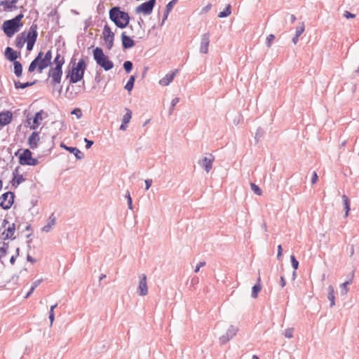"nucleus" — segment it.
I'll return each mask as SVG.
<instances>
[{
  "instance_id": "58836bf2",
  "label": "nucleus",
  "mask_w": 359,
  "mask_h": 359,
  "mask_svg": "<svg viewBox=\"0 0 359 359\" xmlns=\"http://www.w3.org/2000/svg\"><path fill=\"white\" fill-rule=\"evenodd\" d=\"M104 41L106 44V47L108 50H111L112 47L114 46V36H111L109 38H104Z\"/></svg>"
},
{
  "instance_id": "9d476101",
  "label": "nucleus",
  "mask_w": 359,
  "mask_h": 359,
  "mask_svg": "<svg viewBox=\"0 0 359 359\" xmlns=\"http://www.w3.org/2000/svg\"><path fill=\"white\" fill-rule=\"evenodd\" d=\"M48 77L51 78L50 84L52 86H55V84L61 82V78L62 76V68L57 67H51L48 72Z\"/></svg>"
},
{
  "instance_id": "c03bdc74",
  "label": "nucleus",
  "mask_w": 359,
  "mask_h": 359,
  "mask_svg": "<svg viewBox=\"0 0 359 359\" xmlns=\"http://www.w3.org/2000/svg\"><path fill=\"white\" fill-rule=\"evenodd\" d=\"M304 22H302L300 25L296 28L295 35L297 36H300L304 32Z\"/></svg>"
},
{
  "instance_id": "473e14b6",
  "label": "nucleus",
  "mask_w": 359,
  "mask_h": 359,
  "mask_svg": "<svg viewBox=\"0 0 359 359\" xmlns=\"http://www.w3.org/2000/svg\"><path fill=\"white\" fill-rule=\"evenodd\" d=\"M14 73L16 76L20 77L22 73V65L19 61H15L13 63Z\"/></svg>"
},
{
  "instance_id": "5fc2aeb1",
  "label": "nucleus",
  "mask_w": 359,
  "mask_h": 359,
  "mask_svg": "<svg viewBox=\"0 0 359 359\" xmlns=\"http://www.w3.org/2000/svg\"><path fill=\"white\" fill-rule=\"evenodd\" d=\"M84 142H86V149H90L92 147V145L94 144L93 141L90 140L87 138H84Z\"/></svg>"
},
{
  "instance_id": "b1692460",
  "label": "nucleus",
  "mask_w": 359,
  "mask_h": 359,
  "mask_svg": "<svg viewBox=\"0 0 359 359\" xmlns=\"http://www.w3.org/2000/svg\"><path fill=\"white\" fill-rule=\"evenodd\" d=\"M177 72V70H175V72H172L170 74H166L163 78H162L159 81V83L161 86H168V85H169L172 82V81L173 80V79H174Z\"/></svg>"
},
{
  "instance_id": "9b49d317",
  "label": "nucleus",
  "mask_w": 359,
  "mask_h": 359,
  "mask_svg": "<svg viewBox=\"0 0 359 359\" xmlns=\"http://www.w3.org/2000/svg\"><path fill=\"white\" fill-rule=\"evenodd\" d=\"M238 328L234 325H230L226 333L221 336L219 339L222 344H224L231 340L238 332Z\"/></svg>"
},
{
  "instance_id": "72a5a7b5",
  "label": "nucleus",
  "mask_w": 359,
  "mask_h": 359,
  "mask_svg": "<svg viewBox=\"0 0 359 359\" xmlns=\"http://www.w3.org/2000/svg\"><path fill=\"white\" fill-rule=\"evenodd\" d=\"M103 39L104 38H109L111 36H115L114 33L111 30V28L108 25H105L102 32Z\"/></svg>"
},
{
  "instance_id": "c9c22d12",
  "label": "nucleus",
  "mask_w": 359,
  "mask_h": 359,
  "mask_svg": "<svg viewBox=\"0 0 359 359\" xmlns=\"http://www.w3.org/2000/svg\"><path fill=\"white\" fill-rule=\"evenodd\" d=\"M135 81V76L133 75L131 76L129 78V80L128 81V82L126 83V84L125 86V89L129 92L131 91L134 87Z\"/></svg>"
},
{
  "instance_id": "4d7b16f0",
  "label": "nucleus",
  "mask_w": 359,
  "mask_h": 359,
  "mask_svg": "<svg viewBox=\"0 0 359 359\" xmlns=\"http://www.w3.org/2000/svg\"><path fill=\"white\" fill-rule=\"evenodd\" d=\"M205 265V262H200L196 266V269L194 270V272L195 273H198L200 270V268L201 267H203Z\"/></svg>"
},
{
  "instance_id": "1a4fd4ad",
  "label": "nucleus",
  "mask_w": 359,
  "mask_h": 359,
  "mask_svg": "<svg viewBox=\"0 0 359 359\" xmlns=\"http://www.w3.org/2000/svg\"><path fill=\"white\" fill-rule=\"evenodd\" d=\"M156 2V0H148L136 7L135 12L137 13H143L146 15H149L152 13Z\"/></svg>"
},
{
  "instance_id": "052dcab7",
  "label": "nucleus",
  "mask_w": 359,
  "mask_h": 359,
  "mask_svg": "<svg viewBox=\"0 0 359 359\" xmlns=\"http://www.w3.org/2000/svg\"><path fill=\"white\" fill-rule=\"evenodd\" d=\"M151 184H152V180H151V179L146 180H145V186H146L145 189L147 190H148L151 187Z\"/></svg>"
},
{
  "instance_id": "49530a36",
  "label": "nucleus",
  "mask_w": 359,
  "mask_h": 359,
  "mask_svg": "<svg viewBox=\"0 0 359 359\" xmlns=\"http://www.w3.org/2000/svg\"><path fill=\"white\" fill-rule=\"evenodd\" d=\"M178 0H172L166 5V10L168 13H170L173 6L177 3Z\"/></svg>"
},
{
  "instance_id": "423d86ee",
  "label": "nucleus",
  "mask_w": 359,
  "mask_h": 359,
  "mask_svg": "<svg viewBox=\"0 0 359 359\" xmlns=\"http://www.w3.org/2000/svg\"><path fill=\"white\" fill-rule=\"evenodd\" d=\"M37 29V25L33 23L29 28V31L26 35L25 42H27V50L29 51H31L33 49L36 41L38 36Z\"/></svg>"
},
{
  "instance_id": "a19ab883",
  "label": "nucleus",
  "mask_w": 359,
  "mask_h": 359,
  "mask_svg": "<svg viewBox=\"0 0 359 359\" xmlns=\"http://www.w3.org/2000/svg\"><path fill=\"white\" fill-rule=\"evenodd\" d=\"M8 248V243L4 242L2 246L0 248V259L4 257Z\"/></svg>"
},
{
  "instance_id": "cd10ccee",
  "label": "nucleus",
  "mask_w": 359,
  "mask_h": 359,
  "mask_svg": "<svg viewBox=\"0 0 359 359\" xmlns=\"http://www.w3.org/2000/svg\"><path fill=\"white\" fill-rule=\"evenodd\" d=\"M327 299L330 301V307H333L335 305L334 287L332 285H329L327 287Z\"/></svg>"
},
{
  "instance_id": "4c0bfd02",
  "label": "nucleus",
  "mask_w": 359,
  "mask_h": 359,
  "mask_svg": "<svg viewBox=\"0 0 359 359\" xmlns=\"http://www.w3.org/2000/svg\"><path fill=\"white\" fill-rule=\"evenodd\" d=\"M126 113L123 115L122 122L128 123L132 117V111L129 109H126Z\"/></svg>"
},
{
  "instance_id": "ddd939ff",
  "label": "nucleus",
  "mask_w": 359,
  "mask_h": 359,
  "mask_svg": "<svg viewBox=\"0 0 359 359\" xmlns=\"http://www.w3.org/2000/svg\"><path fill=\"white\" fill-rule=\"evenodd\" d=\"M214 161V156L210 154L209 157H204L202 159L199 160L198 163L199 164V165H201L202 168L205 169L206 172L208 173L212 168V163Z\"/></svg>"
},
{
  "instance_id": "3c124183",
  "label": "nucleus",
  "mask_w": 359,
  "mask_h": 359,
  "mask_svg": "<svg viewBox=\"0 0 359 359\" xmlns=\"http://www.w3.org/2000/svg\"><path fill=\"white\" fill-rule=\"evenodd\" d=\"M293 328H287L285 330L284 335L285 337L291 339L293 337Z\"/></svg>"
},
{
  "instance_id": "8fccbe9b",
  "label": "nucleus",
  "mask_w": 359,
  "mask_h": 359,
  "mask_svg": "<svg viewBox=\"0 0 359 359\" xmlns=\"http://www.w3.org/2000/svg\"><path fill=\"white\" fill-rule=\"evenodd\" d=\"M263 134H264L263 129L262 128H258L255 133V138L257 140V142H258L259 138H261L262 137Z\"/></svg>"
},
{
  "instance_id": "6e6552de",
  "label": "nucleus",
  "mask_w": 359,
  "mask_h": 359,
  "mask_svg": "<svg viewBox=\"0 0 359 359\" xmlns=\"http://www.w3.org/2000/svg\"><path fill=\"white\" fill-rule=\"evenodd\" d=\"M15 194L12 191H7L0 196V207L4 210H8L14 203Z\"/></svg>"
},
{
  "instance_id": "393cba45",
  "label": "nucleus",
  "mask_w": 359,
  "mask_h": 359,
  "mask_svg": "<svg viewBox=\"0 0 359 359\" xmlns=\"http://www.w3.org/2000/svg\"><path fill=\"white\" fill-rule=\"evenodd\" d=\"M56 223V218L54 216V214H51V215L48 218V222L46 225H45L42 228V231L44 232H49L52 227Z\"/></svg>"
},
{
  "instance_id": "a878e982",
  "label": "nucleus",
  "mask_w": 359,
  "mask_h": 359,
  "mask_svg": "<svg viewBox=\"0 0 359 359\" xmlns=\"http://www.w3.org/2000/svg\"><path fill=\"white\" fill-rule=\"evenodd\" d=\"M0 6L4 7L5 11H11L18 8L15 5H13L11 0H3L0 2Z\"/></svg>"
},
{
  "instance_id": "39448f33",
  "label": "nucleus",
  "mask_w": 359,
  "mask_h": 359,
  "mask_svg": "<svg viewBox=\"0 0 359 359\" xmlns=\"http://www.w3.org/2000/svg\"><path fill=\"white\" fill-rule=\"evenodd\" d=\"M8 224V221L6 219H4L2 222L1 226L0 227V239L6 240L11 239L13 240L15 238L13 236L15 232V225L14 223L9 224V226L5 229L3 231H1L2 228H5L6 224Z\"/></svg>"
},
{
  "instance_id": "f8f14e48",
  "label": "nucleus",
  "mask_w": 359,
  "mask_h": 359,
  "mask_svg": "<svg viewBox=\"0 0 359 359\" xmlns=\"http://www.w3.org/2000/svg\"><path fill=\"white\" fill-rule=\"evenodd\" d=\"M48 117V113L45 112L43 110H40L36 112L33 118L32 125L30 126V128L32 130L36 129L40 125L43 118Z\"/></svg>"
},
{
  "instance_id": "a211bd4d",
  "label": "nucleus",
  "mask_w": 359,
  "mask_h": 359,
  "mask_svg": "<svg viewBox=\"0 0 359 359\" xmlns=\"http://www.w3.org/2000/svg\"><path fill=\"white\" fill-rule=\"evenodd\" d=\"M13 119V114L10 111L0 112V126L9 124Z\"/></svg>"
},
{
  "instance_id": "338daca9",
  "label": "nucleus",
  "mask_w": 359,
  "mask_h": 359,
  "mask_svg": "<svg viewBox=\"0 0 359 359\" xmlns=\"http://www.w3.org/2000/svg\"><path fill=\"white\" fill-rule=\"evenodd\" d=\"M212 7V5L211 4H208L206 6H205L203 8V12H207L209 10H210Z\"/></svg>"
},
{
  "instance_id": "69168bd1",
  "label": "nucleus",
  "mask_w": 359,
  "mask_h": 359,
  "mask_svg": "<svg viewBox=\"0 0 359 359\" xmlns=\"http://www.w3.org/2000/svg\"><path fill=\"white\" fill-rule=\"evenodd\" d=\"M34 288L32 287V286L31 287L29 291L27 292V294H26L25 296V298H28L32 293L34 291Z\"/></svg>"
},
{
  "instance_id": "4468645a",
  "label": "nucleus",
  "mask_w": 359,
  "mask_h": 359,
  "mask_svg": "<svg viewBox=\"0 0 359 359\" xmlns=\"http://www.w3.org/2000/svg\"><path fill=\"white\" fill-rule=\"evenodd\" d=\"M140 278V280L137 292L140 296H145L148 294L147 276L144 273H142Z\"/></svg>"
},
{
  "instance_id": "2eb2a0df",
  "label": "nucleus",
  "mask_w": 359,
  "mask_h": 359,
  "mask_svg": "<svg viewBox=\"0 0 359 359\" xmlns=\"http://www.w3.org/2000/svg\"><path fill=\"white\" fill-rule=\"evenodd\" d=\"M43 53L42 51H40L37 56H40V60L41 61V65L43 67H46V68L51 65V60H52V51L51 50H48L44 56L43 57Z\"/></svg>"
},
{
  "instance_id": "0eeeda50",
  "label": "nucleus",
  "mask_w": 359,
  "mask_h": 359,
  "mask_svg": "<svg viewBox=\"0 0 359 359\" xmlns=\"http://www.w3.org/2000/svg\"><path fill=\"white\" fill-rule=\"evenodd\" d=\"M19 163L23 165H36L39 161L32 157V153L29 149H25L19 156Z\"/></svg>"
},
{
  "instance_id": "e433bc0d",
  "label": "nucleus",
  "mask_w": 359,
  "mask_h": 359,
  "mask_svg": "<svg viewBox=\"0 0 359 359\" xmlns=\"http://www.w3.org/2000/svg\"><path fill=\"white\" fill-rule=\"evenodd\" d=\"M231 5L228 4L226 6V7L225 8V9L219 13L218 17L223 18H226V17H228L229 15H230V14L231 13Z\"/></svg>"
},
{
  "instance_id": "4be33fe9",
  "label": "nucleus",
  "mask_w": 359,
  "mask_h": 359,
  "mask_svg": "<svg viewBox=\"0 0 359 359\" xmlns=\"http://www.w3.org/2000/svg\"><path fill=\"white\" fill-rule=\"evenodd\" d=\"M13 177L12 180V185L15 187H17L20 184L25 180V178L22 176V175L19 174L18 168H15L13 172Z\"/></svg>"
},
{
  "instance_id": "7c9ffc66",
  "label": "nucleus",
  "mask_w": 359,
  "mask_h": 359,
  "mask_svg": "<svg viewBox=\"0 0 359 359\" xmlns=\"http://www.w3.org/2000/svg\"><path fill=\"white\" fill-rule=\"evenodd\" d=\"M36 82V81H34L33 82L27 81V82H25V83H21L20 81H15L14 82V86H15V88H17V89H19V88L24 89V88H26L27 87L33 86Z\"/></svg>"
},
{
  "instance_id": "7ed1b4c3",
  "label": "nucleus",
  "mask_w": 359,
  "mask_h": 359,
  "mask_svg": "<svg viewBox=\"0 0 359 359\" xmlns=\"http://www.w3.org/2000/svg\"><path fill=\"white\" fill-rule=\"evenodd\" d=\"M24 18L22 13H20L15 18L5 20L2 25V30L4 34L9 38L12 37L16 32H18L20 27H22L21 22L22 19Z\"/></svg>"
},
{
  "instance_id": "f03ea898",
  "label": "nucleus",
  "mask_w": 359,
  "mask_h": 359,
  "mask_svg": "<svg viewBox=\"0 0 359 359\" xmlns=\"http://www.w3.org/2000/svg\"><path fill=\"white\" fill-rule=\"evenodd\" d=\"M109 19L115 24V25L121 29H123L128 26L130 22V16L127 12L121 10L119 6L112 7L109 12Z\"/></svg>"
},
{
  "instance_id": "c756f323",
  "label": "nucleus",
  "mask_w": 359,
  "mask_h": 359,
  "mask_svg": "<svg viewBox=\"0 0 359 359\" xmlns=\"http://www.w3.org/2000/svg\"><path fill=\"white\" fill-rule=\"evenodd\" d=\"M342 201L344 205V210H345V217H348L349 211L351 210L350 208V201L349 198L346 195L342 196Z\"/></svg>"
},
{
  "instance_id": "f257e3e1",
  "label": "nucleus",
  "mask_w": 359,
  "mask_h": 359,
  "mask_svg": "<svg viewBox=\"0 0 359 359\" xmlns=\"http://www.w3.org/2000/svg\"><path fill=\"white\" fill-rule=\"evenodd\" d=\"M75 60L72 58L70 65H72V67L67 74V78H69L70 83H76L82 80L86 69V63L83 58L80 59L77 63L75 62Z\"/></svg>"
},
{
  "instance_id": "bf43d9fd",
  "label": "nucleus",
  "mask_w": 359,
  "mask_h": 359,
  "mask_svg": "<svg viewBox=\"0 0 359 359\" xmlns=\"http://www.w3.org/2000/svg\"><path fill=\"white\" fill-rule=\"evenodd\" d=\"M355 15L348 12V11H345L344 13V17H345L346 18H355Z\"/></svg>"
},
{
  "instance_id": "5701e85b",
  "label": "nucleus",
  "mask_w": 359,
  "mask_h": 359,
  "mask_svg": "<svg viewBox=\"0 0 359 359\" xmlns=\"http://www.w3.org/2000/svg\"><path fill=\"white\" fill-rule=\"evenodd\" d=\"M5 56L7 60H8L11 62H15V61H17V58L20 56V54L18 55L17 52L15 51L12 48L7 47L5 50Z\"/></svg>"
},
{
  "instance_id": "2f4dec72",
  "label": "nucleus",
  "mask_w": 359,
  "mask_h": 359,
  "mask_svg": "<svg viewBox=\"0 0 359 359\" xmlns=\"http://www.w3.org/2000/svg\"><path fill=\"white\" fill-rule=\"evenodd\" d=\"M53 62L55 65V67L62 68V66L65 64V57L57 53Z\"/></svg>"
},
{
  "instance_id": "6e6d98bb",
  "label": "nucleus",
  "mask_w": 359,
  "mask_h": 359,
  "mask_svg": "<svg viewBox=\"0 0 359 359\" xmlns=\"http://www.w3.org/2000/svg\"><path fill=\"white\" fill-rule=\"evenodd\" d=\"M27 261L29 262H31L32 264L36 262V259L33 258L31 255H30V253L29 252V250L27 251Z\"/></svg>"
},
{
  "instance_id": "0e129e2a",
  "label": "nucleus",
  "mask_w": 359,
  "mask_h": 359,
  "mask_svg": "<svg viewBox=\"0 0 359 359\" xmlns=\"http://www.w3.org/2000/svg\"><path fill=\"white\" fill-rule=\"evenodd\" d=\"M280 284L282 287H283L285 285V284H286L285 278L283 276L280 277Z\"/></svg>"
},
{
  "instance_id": "f3484780",
  "label": "nucleus",
  "mask_w": 359,
  "mask_h": 359,
  "mask_svg": "<svg viewBox=\"0 0 359 359\" xmlns=\"http://www.w3.org/2000/svg\"><path fill=\"white\" fill-rule=\"evenodd\" d=\"M60 147L73 154L77 160H81L84 158L83 154L76 147L67 146L65 143H60Z\"/></svg>"
},
{
  "instance_id": "dca6fc26",
  "label": "nucleus",
  "mask_w": 359,
  "mask_h": 359,
  "mask_svg": "<svg viewBox=\"0 0 359 359\" xmlns=\"http://www.w3.org/2000/svg\"><path fill=\"white\" fill-rule=\"evenodd\" d=\"M41 61L40 60V56H36V57L31 62L29 67H28V72H33L35 71V69L37 68L39 73H41L43 69H45L46 67H43L41 65Z\"/></svg>"
},
{
  "instance_id": "37998d69",
  "label": "nucleus",
  "mask_w": 359,
  "mask_h": 359,
  "mask_svg": "<svg viewBox=\"0 0 359 359\" xmlns=\"http://www.w3.org/2000/svg\"><path fill=\"white\" fill-rule=\"evenodd\" d=\"M251 189L254 191V193L258 196H261L262 194V189L256 185L255 183L250 184Z\"/></svg>"
},
{
  "instance_id": "20e7f679",
  "label": "nucleus",
  "mask_w": 359,
  "mask_h": 359,
  "mask_svg": "<svg viewBox=\"0 0 359 359\" xmlns=\"http://www.w3.org/2000/svg\"><path fill=\"white\" fill-rule=\"evenodd\" d=\"M93 55L97 65L105 71H109L114 67V62L109 59L108 56L104 55L102 48L96 47L93 50Z\"/></svg>"
},
{
  "instance_id": "603ef678",
  "label": "nucleus",
  "mask_w": 359,
  "mask_h": 359,
  "mask_svg": "<svg viewBox=\"0 0 359 359\" xmlns=\"http://www.w3.org/2000/svg\"><path fill=\"white\" fill-rule=\"evenodd\" d=\"M126 199H127L128 208H129L130 210H133V202H132V198H131V196H130V192H129L128 191H127V192H126Z\"/></svg>"
},
{
  "instance_id": "680f3d73",
  "label": "nucleus",
  "mask_w": 359,
  "mask_h": 359,
  "mask_svg": "<svg viewBox=\"0 0 359 359\" xmlns=\"http://www.w3.org/2000/svg\"><path fill=\"white\" fill-rule=\"evenodd\" d=\"M180 102V99L178 97L174 98L171 102L172 109H174L175 105Z\"/></svg>"
},
{
  "instance_id": "412c9836",
  "label": "nucleus",
  "mask_w": 359,
  "mask_h": 359,
  "mask_svg": "<svg viewBox=\"0 0 359 359\" xmlns=\"http://www.w3.org/2000/svg\"><path fill=\"white\" fill-rule=\"evenodd\" d=\"M209 37V33H205L202 35L200 47V52L202 53H208V46L210 43Z\"/></svg>"
},
{
  "instance_id": "bb28decb",
  "label": "nucleus",
  "mask_w": 359,
  "mask_h": 359,
  "mask_svg": "<svg viewBox=\"0 0 359 359\" xmlns=\"http://www.w3.org/2000/svg\"><path fill=\"white\" fill-rule=\"evenodd\" d=\"M26 32H23L20 36H18L15 41V46L18 48H22L26 41Z\"/></svg>"
},
{
  "instance_id": "774afa93",
  "label": "nucleus",
  "mask_w": 359,
  "mask_h": 359,
  "mask_svg": "<svg viewBox=\"0 0 359 359\" xmlns=\"http://www.w3.org/2000/svg\"><path fill=\"white\" fill-rule=\"evenodd\" d=\"M127 124H128V123H124L123 122H122V124L121 125V126H120V128H119V129H120L121 130H125L126 129V128H127V126H126Z\"/></svg>"
},
{
  "instance_id": "ea45409f",
  "label": "nucleus",
  "mask_w": 359,
  "mask_h": 359,
  "mask_svg": "<svg viewBox=\"0 0 359 359\" xmlns=\"http://www.w3.org/2000/svg\"><path fill=\"white\" fill-rule=\"evenodd\" d=\"M133 64L131 61L127 60L123 63V69H125L126 73H130L133 69Z\"/></svg>"
},
{
  "instance_id": "c85d7f7f",
  "label": "nucleus",
  "mask_w": 359,
  "mask_h": 359,
  "mask_svg": "<svg viewBox=\"0 0 359 359\" xmlns=\"http://www.w3.org/2000/svg\"><path fill=\"white\" fill-rule=\"evenodd\" d=\"M260 282H261V279H260V277H259L257 279V283L252 288L251 296L253 298H257L258 293L262 290V285H261Z\"/></svg>"
},
{
  "instance_id": "a18cd8bd",
  "label": "nucleus",
  "mask_w": 359,
  "mask_h": 359,
  "mask_svg": "<svg viewBox=\"0 0 359 359\" xmlns=\"http://www.w3.org/2000/svg\"><path fill=\"white\" fill-rule=\"evenodd\" d=\"M290 261L293 269L297 270L299 267V262L297 260L294 255H292L290 256Z\"/></svg>"
},
{
  "instance_id": "79ce46f5",
  "label": "nucleus",
  "mask_w": 359,
  "mask_h": 359,
  "mask_svg": "<svg viewBox=\"0 0 359 359\" xmlns=\"http://www.w3.org/2000/svg\"><path fill=\"white\" fill-rule=\"evenodd\" d=\"M57 306V304H55L50 306V309L49 311V319L50 321V325L53 324L55 319L54 309Z\"/></svg>"
},
{
  "instance_id": "aec40b11",
  "label": "nucleus",
  "mask_w": 359,
  "mask_h": 359,
  "mask_svg": "<svg viewBox=\"0 0 359 359\" xmlns=\"http://www.w3.org/2000/svg\"><path fill=\"white\" fill-rule=\"evenodd\" d=\"M121 42L122 46L123 49H129L133 48L135 46V41L128 35H126V32H123L121 34Z\"/></svg>"
},
{
  "instance_id": "de8ad7c7",
  "label": "nucleus",
  "mask_w": 359,
  "mask_h": 359,
  "mask_svg": "<svg viewBox=\"0 0 359 359\" xmlns=\"http://www.w3.org/2000/svg\"><path fill=\"white\" fill-rule=\"evenodd\" d=\"M275 39V36L272 34H269L267 37H266V45L268 48H270L271 46V43L273 42V41Z\"/></svg>"
},
{
  "instance_id": "13d9d810",
  "label": "nucleus",
  "mask_w": 359,
  "mask_h": 359,
  "mask_svg": "<svg viewBox=\"0 0 359 359\" xmlns=\"http://www.w3.org/2000/svg\"><path fill=\"white\" fill-rule=\"evenodd\" d=\"M318 179V175L316 173V172H313V175H312V177H311V184H314L316 183L317 180Z\"/></svg>"
},
{
  "instance_id": "6ab92c4d",
  "label": "nucleus",
  "mask_w": 359,
  "mask_h": 359,
  "mask_svg": "<svg viewBox=\"0 0 359 359\" xmlns=\"http://www.w3.org/2000/svg\"><path fill=\"white\" fill-rule=\"evenodd\" d=\"M39 140V133L36 131L33 132L28 138V144L29 148L32 149L37 148Z\"/></svg>"
},
{
  "instance_id": "e2e57ef3",
  "label": "nucleus",
  "mask_w": 359,
  "mask_h": 359,
  "mask_svg": "<svg viewBox=\"0 0 359 359\" xmlns=\"http://www.w3.org/2000/svg\"><path fill=\"white\" fill-rule=\"evenodd\" d=\"M42 280H35L33 283H32V287L36 289V287H37L40 283H41Z\"/></svg>"
},
{
  "instance_id": "09e8293b",
  "label": "nucleus",
  "mask_w": 359,
  "mask_h": 359,
  "mask_svg": "<svg viewBox=\"0 0 359 359\" xmlns=\"http://www.w3.org/2000/svg\"><path fill=\"white\" fill-rule=\"evenodd\" d=\"M72 114L75 115L77 118H81L82 117V111L79 108H75L72 111Z\"/></svg>"
},
{
  "instance_id": "864d4df0",
  "label": "nucleus",
  "mask_w": 359,
  "mask_h": 359,
  "mask_svg": "<svg viewBox=\"0 0 359 359\" xmlns=\"http://www.w3.org/2000/svg\"><path fill=\"white\" fill-rule=\"evenodd\" d=\"M278 253H277V259L280 260L282 257L283 255V248L281 245H278L277 248Z\"/></svg>"
},
{
  "instance_id": "f704fd0d",
  "label": "nucleus",
  "mask_w": 359,
  "mask_h": 359,
  "mask_svg": "<svg viewBox=\"0 0 359 359\" xmlns=\"http://www.w3.org/2000/svg\"><path fill=\"white\" fill-rule=\"evenodd\" d=\"M352 276H353V275H352ZM352 279H353V277H351V278L349 280L346 281L345 283H342L340 285L341 294H347V292H348V285L352 283Z\"/></svg>"
}]
</instances>
